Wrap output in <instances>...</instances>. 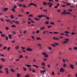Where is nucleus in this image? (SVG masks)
<instances>
[{"label":"nucleus","instance_id":"obj_29","mask_svg":"<svg viewBox=\"0 0 77 77\" xmlns=\"http://www.w3.org/2000/svg\"><path fill=\"white\" fill-rule=\"evenodd\" d=\"M54 34H58V33H59V32H54Z\"/></svg>","mask_w":77,"mask_h":77},{"label":"nucleus","instance_id":"obj_11","mask_svg":"<svg viewBox=\"0 0 77 77\" xmlns=\"http://www.w3.org/2000/svg\"><path fill=\"white\" fill-rule=\"evenodd\" d=\"M45 29V27L44 26H42L40 28L41 30H44Z\"/></svg>","mask_w":77,"mask_h":77},{"label":"nucleus","instance_id":"obj_10","mask_svg":"<svg viewBox=\"0 0 77 77\" xmlns=\"http://www.w3.org/2000/svg\"><path fill=\"white\" fill-rule=\"evenodd\" d=\"M68 42L67 41H63V44H67V43H68Z\"/></svg>","mask_w":77,"mask_h":77},{"label":"nucleus","instance_id":"obj_50","mask_svg":"<svg viewBox=\"0 0 77 77\" xmlns=\"http://www.w3.org/2000/svg\"><path fill=\"white\" fill-rule=\"evenodd\" d=\"M42 54L43 55H45L46 54H47L45 52H43Z\"/></svg>","mask_w":77,"mask_h":77},{"label":"nucleus","instance_id":"obj_2","mask_svg":"<svg viewBox=\"0 0 77 77\" xmlns=\"http://www.w3.org/2000/svg\"><path fill=\"white\" fill-rule=\"evenodd\" d=\"M46 17V16L45 15H39L38 16V18H42V17Z\"/></svg>","mask_w":77,"mask_h":77},{"label":"nucleus","instance_id":"obj_12","mask_svg":"<svg viewBox=\"0 0 77 77\" xmlns=\"http://www.w3.org/2000/svg\"><path fill=\"white\" fill-rule=\"evenodd\" d=\"M25 66H27V67H28L29 68V67H31V66H32L31 65H27V64H26Z\"/></svg>","mask_w":77,"mask_h":77},{"label":"nucleus","instance_id":"obj_62","mask_svg":"<svg viewBox=\"0 0 77 77\" xmlns=\"http://www.w3.org/2000/svg\"><path fill=\"white\" fill-rule=\"evenodd\" d=\"M44 68H45V66H43L42 67V69H44Z\"/></svg>","mask_w":77,"mask_h":77},{"label":"nucleus","instance_id":"obj_58","mask_svg":"<svg viewBox=\"0 0 77 77\" xmlns=\"http://www.w3.org/2000/svg\"><path fill=\"white\" fill-rule=\"evenodd\" d=\"M52 75H54V72H52L51 74Z\"/></svg>","mask_w":77,"mask_h":77},{"label":"nucleus","instance_id":"obj_27","mask_svg":"<svg viewBox=\"0 0 77 77\" xmlns=\"http://www.w3.org/2000/svg\"><path fill=\"white\" fill-rule=\"evenodd\" d=\"M63 67H66V65L65 63H64L63 65Z\"/></svg>","mask_w":77,"mask_h":77},{"label":"nucleus","instance_id":"obj_31","mask_svg":"<svg viewBox=\"0 0 77 77\" xmlns=\"http://www.w3.org/2000/svg\"><path fill=\"white\" fill-rule=\"evenodd\" d=\"M39 39H40V40H41V38L39 37H37V40H39Z\"/></svg>","mask_w":77,"mask_h":77},{"label":"nucleus","instance_id":"obj_4","mask_svg":"<svg viewBox=\"0 0 77 77\" xmlns=\"http://www.w3.org/2000/svg\"><path fill=\"white\" fill-rule=\"evenodd\" d=\"M26 50H27V51H32V49H30V48H27L26 49Z\"/></svg>","mask_w":77,"mask_h":77},{"label":"nucleus","instance_id":"obj_41","mask_svg":"<svg viewBox=\"0 0 77 77\" xmlns=\"http://www.w3.org/2000/svg\"><path fill=\"white\" fill-rule=\"evenodd\" d=\"M5 29H6L7 30H9V28L8 27H5Z\"/></svg>","mask_w":77,"mask_h":77},{"label":"nucleus","instance_id":"obj_53","mask_svg":"<svg viewBox=\"0 0 77 77\" xmlns=\"http://www.w3.org/2000/svg\"><path fill=\"white\" fill-rule=\"evenodd\" d=\"M65 33H69V32H68V31H66Z\"/></svg>","mask_w":77,"mask_h":77},{"label":"nucleus","instance_id":"obj_23","mask_svg":"<svg viewBox=\"0 0 77 77\" xmlns=\"http://www.w3.org/2000/svg\"><path fill=\"white\" fill-rule=\"evenodd\" d=\"M51 45L52 47H56V45H55L54 44H52Z\"/></svg>","mask_w":77,"mask_h":77},{"label":"nucleus","instance_id":"obj_28","mask_svg":"<svg viewBox=\"0 0 77 77\" xmlns=\"http://www.w3.org/2000/svg\"><path fill=\"white\" fill-rule=\"evenodd\" d=\"M41 65H43V66H45V64L44 63H41Z\"/></svg>","mask_w":77,"mask_h":77},{"label":"nucleus","instance_id":"obj_33","mask_svg":"<svg viewBox=\"0 0 77 77\" xmlns=\"http://www.w3.org/2000/svg\"><path fill=\"white\" fill-rule=\"evenodd\" d=\"M68 11H69V12H72V9H71L69 10Z\"/></svg>","mask_w":77,"mask_h":77},{"label":"nucleus","instance_id":"obj_5","mask_svg":"<svg viewBox=\"0 0 77 77\" xmlns=\"http://www.w3.org/2000/svg\"><path fill=\"white\" fill-rule=\"evenodd\" d=\"M66 11V10H64L63 11L61 14L62 15V14H64L65 15H66V11Z\"/></svg>","mask_w":77,"mask_h":77},{"label":"nucleus","instance_id":"obj_43","mask_svg":"<svg viewBox=\"0 0 77 77\" xmlns=\"http://www.w3.org/2000/svg\"><path fill=\"white\" fill-rule=\"evenodd\" d=\"M53 6V4H51L49 6V8H51V6Z\"/></svg>","mask_w":77,"mask_h":77},{"label":"nucleus","instance_id":"obj_32","mask_svg":"<svg viewBox=\"0 0 77 77\" xmlns=\"http://www.w3.org/2000/svg\"><path fill=\"white\" fill-rule=\"evenodd\" d=\"M12 11H13V12H15V10L14 8H12Z\"/></svg>","mask_w":77,"mask_h":77},{"label":"nucleus","instance_id":"obj_47","mask_svg":"<svg viewBox=\"0 0 77 77\" xmlns=\"http://www.w3.org/2000/svg\"><path fill=\"white\" fill-rule=\"evenodd\" d=\"M48 55H47V54H46L45 55V57H48Z\"/></svg>","mask_w":77,"mask_h":77},{"label":"nucleus","instance_id":"obj_60","mask_svg":"<svg viewBox=\"0 0 77 77\" xmlns=\"http://www.w3.org/2000/svg\"><path fill=\"white\" fill-rule=\"evenodd\" d=\"M33 3H31L29 4V6L30 5H33Z\"/></svg>","mask_w":77,"mask_h":77},{"label":"nucleus","instance_id":"obj_55","mask_svg":"<svg viewBox=\"0 0 77 77\" xmlns=\"http://www.w3.org/2000/svg\"><path fill=\"white\" fill-rule=\"evenodd\" d=\"M51 4V2H49V3H47V5H50Z\"/></svg>","mask_w":77,"mask_h":77},{"label":"nucleus","instance_id":"obj_46","mask_svg":"<svg viewBox=\"0 0 77 77\" xmlns=\"http://www.w3.org/2000/svg\"><path fill=\"white\" fill-rule=\"evenodd\" d=\"M48 68H50V67H51L50 66V65L49 64H48Z\"/></svg>","mask_w":77,"mask_h":77},{"label":"nucleus","instance_id":"obj_57","mask_svg":"<svg viewBox=\"0 0 77 77\" xmlns=\"http://www.w3.org/2000/svg\"><path fill=\"white\" fill-rule=\"evenodd\" d=\"M15 42V40H12L11 41V42H12V43H14V42Z\"/></svg>","mask_w":77,"mask_h":77},{"label":"nucleus","instance_id":"obj_1","mask_svg":"<svg viewBox=\"0 0 77 77\" xmlns=\"http://www.w3.org/2000/svg\"><path fill=\"white\" fill-rule=\"evenodd\" d=\"M65 71V69H64L63 68H61L60 69V72H63Z\"/></svg>","mask_w":77,"mask_h":77},{"label":"nucleus","instance_id":"obj_59","mask_svg":"<svg viewBox=\"0 0 77 77\" xmlns=\"http://www.w3.org/2000/svg\"><path fill=\"white\" fill-rule=\"evenodd\" d=\"M33 5H34V6H35L36 8L37 7V6H36V4H34L33 3Z\"/></svg>","mask_w":77,"mask_h":77},{"label":"nucleus","instance_id":"obj_30","mask_svg":"<svg viewBox=\"0 0 77 77\" xmlns=\"http://www.w3.org/2000/svg\"><path fill=\"white\" fill-rule=\"evenodd\" d=\"M18 48H19V46H17L16 47L15 49L16 50H18Z\"/></svg>","mask_w":77,"mask_h":77},{"label":"nucleus","instance_id":"obj_38","mask_svg":"<svg viewBox=\"0 0 77 77\" xmlns=\"http://www.w3.org/2000/svg\"><path fill=\"white\" fill-rule=\"evenodd\" d=\"M1 36L2 37H5V34H2V35H1Z\"/></svg>","mask_w":77,"mask_h":77},{"label":"nucleus","instance_id":"obj_42","mask_svg":"<svg viewBox=\"0 0 77 77\" xmlns=\"http://www.w3.org/2000/svg\"><path fill=\"white\" fill-rule=\"evenodd\" d=\"M10 21L11 20L9 19L7 20H6V21H7V22H10Z\"/></svg>","mask_w":77,"mask_h":77},{"label":"nucleus","instance_id":"obj_7","mask_svg":"<svg viewBox=\"0 0 77 77\" xmlns=\"http://www.w3.org/2000/svg\"><path fill=\"white\" fill-rule=\"evenodd\" d=\"M1 60L2 61V62H5V59L3 58H1Z\"/></svg>","mask_w":77,"mask_h":77},{"label":"nucleus","instance_id":"obj_9","mask_svg":"<svg viewBox=\"0 0 77 77\" xmlns=\"http://www.w3.org/2000/svg\"><path fill=\"white\" fill-rule=\"evenodd\" d=\"M8 8H4V11H8Z\"/></svg>","mask_w":77,"mask_h":77},{"label":"nucleus","instance_id":"obj_8","mask_svg":"<svg viewBox=\"0 0 77 77\" xmlns=\"http://www.w3.org/2000/svg\"><path fill=\"white\" fill-rule=\"evenodd\" d=\"M11 69V71L12 72H15V71L14 70V69Z\"/></svg>","mask_w":77,"mask_h":77},{"label":"nucleus","instance_id":"obj_63","mask_svg":"<svg viewBox=\"0 0 77 77\" xmlns=\"http://www.w3.org/2000/svg\"><path fill=\"white\" fill-rule=\"evenodd\" d=\"M23 8H26V5H23Z\"/></svg>","mask_w":77,"mask_h":77},{"label":"nucleus","instance_id":"obj_37","mask_svg":"<svg viewBox=\"0 0 77 77\" xmlns=\"http://www.w3.org/2000/svg\"><path fill=\"white\" fill-rule=\"evenodd\" d=\"M34 19L37 20V21H39V18L37 19V18H34Z\"/></svg>","mask_w":77,"mask_h":77},{"label":"nucleus","instance_id":"obj_56","mask_svg":"<svg viewBox=\"0 0 77 77\" xmlns=\"http://www.w3.org/2000/svg\"><path fill=\"white\" fill-rule=\"evenodd\" d=\"M52 26H48V29H50V27H51Z\"/></svg>","mask_w":77,"mask_h":77},{"label":"nucleus","instance_id":"obj_25","mask_svg":"<svg viewBox=\"0 0 77 77\" xmlns=\"http://www.w3.org/2000/svg\"><path fill=\"white\" fill-rule=\"evenodd\" d=\"M65 41H69V39L68 38H65Z\"/></svg>","mask_w":77,"mask_h":77},{"label":"nucleus","instance_id":"obj_18","mask_svg":"<svg viewBox=\"0 0 77 77\" xmlns=\"http://www.w3.org/2000/svg\"><path fill=\"white\" fill-rule=\"evenodd\" d=\"M45 24H49V22L48 21H46L45 22Z\"/></svg>","mask_w":77,"mask_h":77},{"label":"nucleus","instance_id":"obj_3","mask_svg":"<svg viewBox=\"0 0 77 77\" xmlns=\"http://www.w3.org/2000/svg\"><path fill=\"white\" fill-rule=\"evenodd\" d=\"M69 67L71 68V69H73L74 68V66H73L72 64H71L70 65Z\"/></svg>","mask_w":77,"mask_h":77},{"label":"nucleus","instance_id":"obj_17","mask_svg":"<svg viewBox=\"0 0 77 77\" xmlns=\"http://www.w3.org/2000/svg\"><path fill=\"white\" fill-rule=\"evenodd\" d=\"M14 16L13 15H11V18L12 19H14Z\"/></svg>","mask_w":77,"mask_h":77},{"label":"nucleus","instance_id":"obj_39","mask_svg":"<svg viewBox=\"0 0 77 77\" xmlns=\"http://www.w3.org/2000/svg\"><path fill=\"white\" fill-rule=\"evenodd\" d=\"M25 77H29L30 76L29 75H25Z\"/></svg>","mask_w":77,"mask_h":77},{"label":"nucleus","instance_id":"obj_21","mask_svg":"<svg viewBox=\"0 0 77 77\" xmlns=\"http://www.w3.org/2000/svg\"><path fill=\"white\" fill-rule=\"evenodd\" d=\"M41 72H42V73H44L45 72H46V71L45 70H42L41 71Z\"/></svg>","mask_w":77,"mask_h":77},{"label":"nucleus","instance_id":"obj_14","mask_svg":"<svg viewBox=\"0 0 77 77\" xmlns=\"http://www.w3.org/2000/svg\"><path fill=\"white\" fill-rule=\"evenodd\" d=\"M68 14V15L69 14H70V15H71V14H70V12H66V15H67Z\"/></svg>","mask_w":77,"mask_h":77},{"label":"nucleus","instance_id":"obj_36","mask_svg":"<svg viewBox=\"0 0 77 77\" xmlns=\"http://www.w3.org/2000/svg\"><path fill=\"white\" fill-rule=\"evenodd\" d=\"M44 17H46V19L47 20H50V18H49L48 16H44Z\"/></svg>","mask_w":77,"mask_h":77},{"label":"nucleus","instance_id":"obj_19","mask_svg":"<svg viewBox=\"0 0 77 77\" xmlns=\"http://www.w3.org/2000/svg\"><path fill=\"white\" fill-rule=\"evenodd\" d=\"M15 23H16V24H19V23H20V22L19 21H15Z\"/></svg>","mask_w":77,"mask_h":77},{"label":"nucleus","instance_id":"obj_34","mask_svg":"<svg viewBox=\"0 0 77 77\" xmlns=\"http://www.w3.org/2000/svg\"><path fill=\"white\" fill-rule=\"evenodd\" d=\"M50 24L51 25H54V23L53 22H51L50 23Z\"/></svg>","mask_w":77,"mask_h":77},{"label":"nucleus","instance_id":"obj_40","mask_svg":"<svg viewBox=\"0 0 77 77\" xmlns=\"http://www.w3.org/2000/svg\"><path fill=\"white\" fill-rule=\"evenodd\" d=\"M23 57V56L20 55V57H19V59H21V58H22Z\"/></svg>","mask_w":77,"mask_h":77},{"label":"nucleus","instance_id":"obj_44","mask_svg":"<svg viewBox=\"0 0 77 77\" xmlns=\"http://www.w3.org/2000/svg\"><path fill=\"white\" fill-rule=\"evenodd\" d=\"M6 40H8V37L6 36L5 37Z\"/></svg>","mask_w":77,"mask_h":77},{"label":"nucleus","instance_id":"obj_61","mask_svg":"<svg viewBox=\"0 0 77 77\" xmlns=\"http://www.w3.org/2000/svg\"><path fill=\"white\" fill-rule=\"evenodd\" d=\"M23 69L24 71H26V68H23Z\"/></svg>","mask_w":77,"mask_h":77},{"label":"nucleus","instance_id":"obj_22","mask_svg":"<svg viewBox=\"0 0 77 77\" xmlns=\"http://www.w3.org/2000/svg\"><path fill=\"white\" fill-rule=\"evenodd\" d=\"M29 17H33V15L32 14H29L28 15Z\"/></svg>","mask_w":77,"mask_h":77},{"label":"nucleus","instance_id":"obj_15","mask_svg":"<svg viewBox=\"0 0 77 77\" xmlns=\"http://www.w3.org/2000/svg\"><path fill=\"white\" fill-rule=\"evenodd\" d=\"M53 39H54V40H58V39H59L58 38H55L54 37L53 38Z\"/></svg>","mask_w":77,"mask_h":77},{"label":"nucleus","instance_id":"obj_51","mask_svg":"<svg viewBox=\"0 0 77 77\" xmlns=\"http://www.w3.org/2000/svg\"><path fill=\"white\" fill-rule=\"evenodd\" d=\"M48 48L49 49V50H51V47H49Z\"/></svg>","mask_w":77,"mask_h":77},{"label":"nucleus","instance_id":"obj_24","mask_svg":"<svg viewBox=\"0 0 77 77\" xmlns=\"http://www.w3.org/2000/svg\"><path fill=\"white\" fill-rule=\"evenodd\" d=\"M8 37H9L10 39H11L12 38V35H9Z\"/></svg>","mask_w":77,"mask_h":77},{"label":"nucleus","instance_id":"obj_26","mask_svg":"<svg viewBox=\"0 0 77 77\" xmlns=\"http://www.w3.org/2000/svg\"><path fill=\"white\" fill-rule=\"evenodd\" d=\"M12 27H16V26L15 25H13L11 26Z\"/></svg>","mask_w":77,"mask_h":77},{"label":"nucleus","instance_id":"obj_54","mask_svg":"<svg viewBox=\"0 0 77 77\" xmlns=\"http://www.w3.org/2000/svg\"><path fill=\"white\" fill-rule=\"evenodd\" d=\"M21 48H22V50H24L25 49V47H21Z\"/></svg>","mask_w":77,"mask_h":77},{"label":"nucleus","instance_id":"obj_13","mask_svg":"<svg viewBox=\"0 0 77 77\" xmlns=\"http://www.w3.org/2000/svg\"><path fill=\"white\" fill-rule=\"evenodd\" d=\"M33 66H34V67H35V68H39V67H38V66H37L36 65H32Z\"/></svg>","mask_w":77,"mask_h":77},{"label":"nucleus","instance_id":"obj_6","mask_svg":"<svg viewBox=\"0 0 77 77\" xmlns=\"http://www.w3.org/2000/svg\"><path fill=\"white\" fill-rule=\"evenodd\" d=\"M43 5H44V6H46L47 5V3H46V2H44L42 3Z\"/></svg>","mask_w":77,"mask_h":77},{"label":"nucleus","instance_id":"obj_16","mask_svg":"<svg viewBox=\"0 0 77 77\" xmlns=\"http://www.w3.org/2000/svg\"><path fill=\"white\" fill-rule=\"evenodd\" d=\"M17 77H20V76H21V75H20V74L17 73Z\"/></svg>","mask_w":77,"mask_h":77},{"label":"nucleus","instance_id":"obj_48","mask_svg":"<svg viewBox=\"0 0 77 77\" xmlns=\"http://www.w3.org/2000/svg\"><path fill=\"white\" fill-rule=\"evenodd\" d=\"M73 48H74V50H77V47H74Z\"/></svg>","mask_w":77,"mask_h":77},{"label":"nucleus","instance_id":"obj_20","mask_svg":"<svg viewBox=\"0 0 77 77\" xmlns=\"http://www.w3.org/2000/svg\"><path fill=\"white\" fill-rule=\"evenodd\" d=\"M18 6L20 7H22L23 6V5L21 4H18Z\"/></svg>","mask_w":77,"mask_h":77},{"label":"nucleus","instance_id":"obj_35","mask_svg":"<svg viewBox=\"0 0 77 77\" xmlns=\"http://www.w3.org/2000/svg\"><path fill=\"white\" fill-rule=\"evenodd\" d=\"M7 48V47H5L3 48V49H4V50H6Z\"/></svg>","mask_w":77,"mask_h":77},{"label":"nucleus","instance_id":"obj_64","mask_svg":"<svg viewBox=\"0 0 77 77\" xmlns=\"http://www.w3.org/2000/svg\"><path fill=\"white\" fill-rule=\"evenodd\" d=\"M17 6L15 5H14V8H16Z\"/></svg>","mask_w":77,"mask_h":77},{"label":"nucleus","instance_id":"obj_49","mask_svg":"<svg viewBox=\"0 0 77 77\" xmlns=\"http://www.w3.org/2000/svg\"><path fill=\"white\" fill-rule=\"evenodd\" d=\"M66 5H67V6H69L71 5V4L70 3H69L67 4H66Z\"/></svg>","mask_w":77,"mask_h":77},{"label":"nucleus","instance_id":"obj_52","mask_svg":"<svg viewBox=\"0 0 77 77\" xmlns=\"http://www.w3.org/2000/svg\"><path fill=\"white\" fill-rule=\"evenodd\" d=\"M43 11H44V12H47V10H44V9L43 10Z\"/></svg>","mask_w":77,"mask_h":77},{"label":"nucleus","instance_id":"obj_45","mask_svg":"<svg viewBox=\"0 0 77 77\" xmlns=\"http://www.w3.org/2000/svg\"><path fill=\"white\" fill-rule=\"evenodd\" d=\"M36 33H39V30H37Z\"/></svg>","mask_w":77,"mask_h":77}]
</instances>
